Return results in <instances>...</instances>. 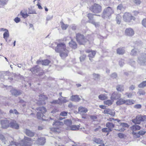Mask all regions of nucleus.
I'll return each mask as SVG.
<instances>
[{
    "label": "nucleus",
    "mask_w": 146,
    "mask_h": 146,
    "mask_svg": "<svg viewBox=\"0 0 146 146\" xmlns=\"http://www.w3.org/2000/svg\"><path fill=\"white\" fill-rule=\"evenodd\" d=\"M55 51L60 53V55L62 58H64L68 56L69 51L66 49L65 44L64 43L58 44L54 49Z\"/></svg>",
    "instance_id": "f257e3e1"
},
{
    "label": "nucleus",
    "mask_w": 146,
    "mask_h": 146,
    "mask_svg": "<svg viewBox=\"0 0 146 146\" xmlns=\"http://www.w3.org/2000/svg\"><path fill=\"white\" fill-rule=\"evenodd\" d=\"M141 127L138 125L135 124L130 127V129L132 131L131 133L134 138H139L141 136H143L146 133V131L144 130H141L138 132H136V131L140 129Z\"/></svg>",
    "instance_id": "f03ea898"
},
{
    "label": "nucleus",
    "mask_w": 146,
    "mask_h": 146,
    "mask_svg": "<svg viewBox=\"0 0 146 146\" xmlns=\"http://www.w3.org/2000/svg\"><path fill=\"white\" fill-rule=\"evenodd\" d=\"M52 125L53 127L51 128V131L54 133H59L62 130L64 123L62 122L55 121L53 122Z\"/></svg>",
    "instance_id": "7ed1b4c3"
},
{
    "label": "nucleus",
    "mask_w": 146,
    "mask_h": 146,
    "mask_svg": "<svg viewBox=\"0 0 146 146\" xmlns=\"http://www.w3.org/2000/svg\"><path fill=\"white\" fill-rule=\"evenodd\" d=\"M89 9L90 11L94 13L96 16H99L98 14L101 13L102 11V6L96 3H94L90 7Z\"/></svg>",
    "instance_id": "20e7f679"
},
{
    "label": "nucleus",
    "mask_w": 146,
    "mask_h": 146,
    "mask_svg": "<svg viewBox=\"0 0 146 146\" xmlns=\"http://www.w3.org/2000/svg\"><path fill=\"white\" fill-rule=\"evenodd\" d=\"M36 110L38 111L36 113V116L38 119H42L45 120L46 118L44 114L47 111L46 109L44 106L39 107L36 108Z\"/></svg>",
    "instance_id": "39448f33"
},
{
    "label": "nucleus",
    "mask_w": 146,
    "mask_h": 146,
    "mask_svg": "<svg viewBox=\"0 0 146 146\" xmlns=\"http://www.w3.org/2000/svg\"><path fill=\"white\" fill-rule=\"evenodd\" d=\"M75 38L77 43L80 45H85L89 41L83 35L79 33L76 34Z\"/></svg>",
    "instance_id": "423d86ee"
},
{
    "label": "nucleus",
    "mask_w": 146,
    "mask_h": 146,
    "mask_svg": "<svg viewBox=\"0 0 146 146\" xmlns=\"http://www.w3.org/2000/svg\"><path fill=\"white\" fill-rule=\"evenodd\" d=\"M132 121L135 124H140L142 122L146 121V115H138L136 116L135 118L132 119Z\"/></svg>",
    "instance_id": "0eeeda50"
},
{
    "label": "nucleus",
    "mask_w": 146,
    "mask_h": 146,
    "mask_svg": "<svg viewBox=\"0 0 146 146\" xmlns=\"http://www.w3.org/2000/svg\"><path fill=\"white\" fill-rule=\"evenodd\" d=\"M123 17V21L126 23L132 22L136 19L130 13L127 12L124 13Z\"/></svg>",
    "instance_id": "6e6552de"
},
{
    "label": "nucleus",
    "mask_w": 146,
    "mask_h": 146,
    "mask_svg": "<svg viewBox=\"0 0 146 146\" xmlns=\"http://www.w3.org/2000/svg\"><path fill=\"white\" fill-rule=\"evenodd\" d=\"M113 9L110 7H109L104 9L103 11L102 17L104 18L106 17H109L114 13Z\"/></svg>",
    "instance_id": "1a4fd4ad"
},
{
    "label": "nucleus",
    "mask_w": 146,
    "mask_h": 146,
    "mask_svg": "<svg viewBox=\"0 0 146 146\" xmlns=\"http://www.w3.org/2000/svg\"><path fill=\"white\" fill-rule=\"evenodd\" d=\"M34 141L31 138L25 136L22 141L23 144L22 146H31Z\"/></svg>",
    "instance_id": "9d476101"
},
{
    "label": "nucleus",
    "mask_w": 146,
    "mask_h": 146,
    "mask_svg": "<svg viewBox=\"0 0 146 146\" xmlns=\"http://www.w3.org/2000/svg\"><path fill=\"white\" fill-rule=\"evenodd\" d=\"M117 95V94L115 93H113L111 97V100H108L104 101V104L108 106L111 105L113 102V100L116 99V96Z\"/></svg>",
    "instance_id": "9b49d317"
},
{
    "label": "nucleus",
    "mask_w": 146,
    "mask_h": 146,
    "mask_svg": "<svg viewBox=\"0 0 146 146\" xmlns=\"http://www.w3.org/2000/svg\"><path fill=\"white\" fill-rule=\"evenodd\" d=\"M1 127L3 129H6L10 126L9 121L7 120L6 119L4 120H1Z\"/></svg>",
    "instance_id": "f8f14e48"
},
{
    "label": "nucleus",
    "mask_w": 146,
    "mask_h": 146,
    "mask_svg": "<svg viewBox=\"0 0 146 146\" xmlns=\"http://www.w3.org/2000/svg\"><path fill=\"white\" fill-rule=\"evenodd\" d=\"M86 52L87 53H89L88 55V56L90 60L92 61V58L94 57L96 54V51L92 50H91L88 49L86 50Z\"/></svg>",
    "instance_id": "ddd939ff"
},
{
    "label": "nucleus",
    "mask_w": 146,
    "mask_h": 146,
    "mask_svg": "<svg viewBox=\"0 0 146 146\" xmlns=\"http://www.w3.org/2000/svg\"><path fill=\"white\" fill-rule=\"evenodd\" d=\"M104 114H109L111 116L114 117L115 115V112L113 110H112L110 109H106L103 112Z\"/></svg>",
    "instance_id": "4468645a"
},
{
    "label": "nucleus",
    "mask_w": 146,
    "mask_h": 146,
    "mask_svg": "<svg viewBox=\"0 0 146 146\" xmlns=\"http://www.w3.org/2000/svg\"><path fill=\"white\" fill-rule=\"evenodd\" d=\"M125 33L126 35L129 36H133L134 34L133 29L131 28L126 29L125 31Z\"/></svg>",
    "instance_id": "2eb2a0df"
},
{
    "label": "nucleus",
    "mask_w": 146,
    "mask_h": 146,
    "mask_svg": "<svg viewBox=\"0 0 146 146\" xmlns=\"http://www.w3.org/2000/svg\"><path fill=\"white\" fill-rule=\"evenodd\" d=\"M69 47L72 49L75 50L77 48V44L76 42L72 40L68 43Z\"/></svg>",
    "instance_id": "dca6fc26"
},
{
    "label": "nucleus",
    "mask_w": 146,
    "mask_h": 146,
    "mask_svg": "<svg viewBox=\"0 0 146 146\" xmlns=\"http://www.w3.org/2000/svg\"><path fill=\"white\" fill-rule=\"evenodd\" d=\"M10 92L12 95L16 96L21 95L22 93L20 90L15 89L14 88H12Z\"/></svg>",
    "instance_id": "f3484780"
},
{
    "label": "nucleus",
    "mask_w": 146,
    "mask_h": 146,
    "mask_svg": "<svg viewBox=\"0 0 146 146\" xmlns=\"http://www.w3.org/2000/svg\"><path fill=\"white\" fill-rule=\"evenodd\" d=\"M10 126L12 128L16 129L19 128V125L15 121L13 120L10 122Z\"/></svg>",
    "instance_id": "a211bd4d"
},
{
    "label": "nucleus",
    "mask_w": 146,
    "mask_h": 146,
    "mask_svg": "<svg viewBox=\"0 0 146 146\" xmlns=\"http://www.w3.org/2000/svg\"><path fill=\"white\" fill-rule=\"evenodd\" d=\"M50 61L48 59L44 60H38L37 63L38 64H41L43 65L47 66L50 63Z\"/></svg>",
    "instance_id": "6ab92c4d"
},
{
    "label": "nucleus",
    "mask_w": 146,
    "mask_h": 146,
    "mask_svg": "<svg viewBox=\"0 0 146 146\" xmlns=\"http://www.w3.org/2000/svg\"><path fill=\"white\" fill-rule=\"evenodd\" d=\"M88 111L87 108L82 106H80L78 108V112L80 114L86 113L88 112Z\"/></svg>",
    "instance_id": "aec40b11"
},
{
    "label": "nucleus",
    "mask_w": 146,
    "mask_h": 146,
    "mask_svg": "<svg viewBox=\"0 0 146 146\" xmlns=\"http://www.w3.org/2000/svg\"><path fill=\"white\" fill-rule=\"evenodd\" d=\"M106 126L110 131H111L112 129L114 127L115 125L112 123L108 122L106 124Z\"/></svg>",
    "instance_id": "412c9836"
},
{
    "label": "nucleus",
    "mask_w": 146,
    "mask_h": 146,
    "mask_svg": "<svg viewBox=\"0 0 146 146\" xmlns=\"http://www.w3.org/2000/svg\"><path fill=\"white\" fill-rule=\"evenodd\" d=\"M70 129L72 130L77 131L80 128V124L79 125H73L70 126ZM82 129V128H81Z\"/></svg>",
    "instance_id": "4be33fe9"
},
{
    "label": "nucleus",
    "mask_w": 146,
    "mask_h": 146,
    "mask_svg": "<svg viewBox=\"0 0 146 146\" xmlns=\"http://www.w3.org/2000/svg\"><path fill=\"white\" fill-rule=\"evenodd\" d=\"M117 53L119 55H122L125 53V51L123 47L117 48L116 50Z\"/></svg>",
    "instance_id": "5701e85b"
},
{
    "label": "nucleus",
    "mask_w": 146,
    "mask_h": 146,
    "mask_svg": "<svg viewBox=\"0 0 146 146\" xmlns=\"http://www.w3.org/2000/svg\"><path fill=\"white\" fill-rule=\"evenodd\" d=\"M25 132L27 135L30 137H33L35 135L34 133L27 129H25Z\"/></svg>",
    "instance_id": "b1692460"
},
{
    "label": "nucleus",
    "mask_w": 146,
    "mask_h": 146,
    "mask_svg": "<svg viewBox=\"0 0 146 146\" xmlns=\"http://www.w3.org/2000/svg\"><path fill=\"white\" fill-rule=\"evenodd\" d=\"M71 99L72 101L74 102H78L80 100L79 96L77 95L72 96Z\"/></svg>",
    "instance_id": "393cba45"
},
{
    "label": "nucleus",
    "mask_w": 146,
    "mask_h": 146,
    "mask_svg": "<svg viewBox=\"0 0 146 146\" xmlns=\"http://www.w3.org/2000/svg\"><path fill=\"white\" fill-rule=\"evenodd\" d=\"M135 101L133 100L128 99L125 100V104L128 105H131L134 104Z\"/></svg>",
    "instance_id": "a878e982"
},
{
    "label": "nucleus",
    "mask_w": 146,
    "mask_h": 146,
    "mask_svg": "<svg viewBox=\"0 0 146 146\" xmlns=\"http://www.w3.org/2000/svg\"><path fill=\"white\" fill-rule=\"evenodd\" d=\"M120 126H121L123 128V129H121V131H124V130L125 129V128H128L129 127V125L128 124L124 123H120Z\"/></svg>",
    "instance_id": "bb28decb"
},
{
    "label": "nucleus",
    "mask_w": 146,
    "mask_h": 146,
    "mask_svg": "<svg viewBox=\"0 0 146 146\" xmlns=\"http://www.w3.org/2000/svg\"><path fill=\"white\" fill-rule=\"evenodd\" d=\"M125 100H124L123 98H120L116 102L117 105H121L125 104Z\"/></svg>",
    "instance_id": "cd10ccee"
},
{
    "label": "nucleus",
    "mask_w": 146,
    "mask_h": 146,
    "mask_svg": "<svg viewBox=\"0 0 146 146\" xmlns=\"http://www.w3.org/2000/svg\"><path fill=\"white\" fill-rule=\"evenodd\" d=\"M117 90L120 92H122L124 91L123 86L122 85H118L116 87Z\"/></svg>",
    "instance_id": "c85d7f7f"
},
{
    "label": "nucleus",
    "mask_w": 146,
    "mask_h": 146,
    "mask_svg": "<svg viewBox=\"0 0 146 146\" xmlns=\"http://www.w3.org/2000/svg\"><path fill=\"white\" fill-rule=\"evenodd\" d=\"M38 144L40 145H43L45 143V139L43 137L38 138Z\"/></svg>",
    "instance_id": "c756f323"
},
{
    "label": "nucleus",
    "mask_w": 146,
    "mask_h": 146,
    "mask_svg": "<svg viewBox=\"0 0 146 146\" xmlns=\"http://www.w3.org/2000/svg\"><path fill=\"white\" fill-rule=\"evenodd\" d=\"M3 35L4 38L6 40H7L9 36V33L8 30H6V31L3 34Z\"/></svg>",
    "instance_id": "7c9ffc66"
},
{
    "label": "nucleus",
    "mask_w": 146,
    "mask_h": 146,
    "mask_svg": "<svg viewBox=\"0 0 146 146\" xmlns=\"http://www.w3.org/2000/svg\"><path fill=\"white\" fill-rule=\"evenodd\" d=\"M95 15L94 14H93L91 13H89L88 14L87 17L89 19V21L90 22L92 20L93 16Z\"/></svg>",
    "instance_id": "2f4dec72"
},
{
    "label": "nucleus",
    "mask_w": 146,
    "mask_h": 146,
    "mask_svg": "<svg viewBox=\"0 0 146 146\" xmlns=\"http://www.w3.org/2000/svg\"><path fill=\"white\" fill-rule=\"evenodd\" d=\"M93 141L94 142L97 144H100L103 143V140L99 138H94L93 139Z\"/></svg>",
    "instance_id": "473e14b6"
},
{
    "label": "nucleus",
    "mask_w": 146,
    "mask_h": 146,
    "mask_svg": "<svg viewBox=\"0 0 146 146\" xmlns=\"http://www.w3.org/2000/svg\"><path fill=\"white\" fill-rule=\"evenodd\" d=\"M99 98L101 100H104L107 99V97L105 94H101L98 96Z\"/></svg>",
    "instance_id": "72a5a7b5"
},
{
    "label": "nucleus",
    "mask_w": 146,
    "mask_h": 146,
    "mask_svg": "<svg viewBox=\"0 0 146 146\" xmlns=\"http://www.w3.org/2000/svg\"><path fill=\"white\" fill-rule=\"evenodd\" d=\"M64 123L68 126L71 125L72 123V121L70 119H66L64 121Z\"/></svg>",
    "instance_id": "f704fd0d"
},
{
    "label": "nucleus",
    "mask_w": 146,
    "mask_h": 146,
    "mask_svg": "<svg viewBox=\"0 0 146 146\" xmlns=\"http://www.w3.org/2000/svg\"><path fill=\"white\" fill-rule=\"evenodd\" d=\"M121 16L119 15H117L116 18V20L117 23L120 24L121 22Z\"/></svg>",
    "instance_id": "c9c22d12"
},
{
    "label": "nucleus",
    "mask_w": 146,
    "mask_h": 146,
    "mask_svg": "<svg viewBox=\"0 0 146 146\" xmlns=\"http://www.w3.org/2000/svg\"><path fill=\"white\" fill-rule=\"evenodd\" d=\"M139 88H143L146 86V81H143L138 86Z\"/></svg>",
    "instance_id": "e433bc0d"
},
{
    "label": "nucleus",
    "mask_w": 146,
    "mask_h": 146,
    "mask_svg": "<svg viewBox=\"0 0 146 146\" xmlns=\"http://www.w3.org/2000/svg\"><path fill=\"white\" fill-rule=\"evenodd\" d=\"M102 131L103 132L107 133V135H108L109 133L111 131L108 128H103L102 129Z\"/></svg>",
    "instance_id": "4c0bfd02"
},
{
    "label": "nucleus",
    "mask_w": 146,
    "mask_h": 146,
    "mask_svg": "<svg viewBox=\"0 0 146 146\" xmlns=\"http://www.w3.org/2000/svg\"><path fill=\"white\" fill-rule=\"evenodd\" d=\"M61 27L63 30L66 29L68 27V25H67L64 24L63 22H61Z\"/></svg>",
    "instance_id": "58836bf2"
},
{
    "label": "nucleus",
    "mask_w": 146,
    "mask_h": 146,
    "mask_svg": "<svg viewBox=\"0 0 146 146\" xmlns=\"http://www.w3.org/2000/svg\"><path fill=\"white\" fill-rule=\"evenodd\" d=\"M108 120L112 121L113 120L114 121H117V122H119L121 121V120L118 119H114L112 117H110L108 119Z\"/></svg>",
    "instance_id": "ea45409f"
},
{
    "label": "nucleus",
    "mask_w": 146,
    "mask_h": 146,
    "mask_svg": "<svg viewBox=\"0 0 146 146\" xmlns=\"http://www.w3.org/2000/svg\"><path fill=\"white\" fill-rule=\"evenodd\" d=\"M124 9L125 8L122 4H119L117 7V10H120L121 11L122 9Z\"/></svg>",
    "instance_id": "a19ab883"
},
{
    "label": "nucleus",
    "mask_w": 146,
    "mask_h": 146,
    "mask_svg": "<svg viewBox=\"0 0 146 146\" xmlns=\"http://www.w3.org/2000/svg\"><path fill=\"white\" fill-rule=\"evenodd\" d=\"M139 96L144 95L145 94V92L143 90H140L137 93Z\"/></svg>",
    "instance_id": "79ce46f5"
},
{
    "label": "nucleus",
    "mask_w": 146,
    "mask_h": 146,
    "mask_svg": "<svg viewBox=\"0 0 146 146\" xmlns=\"http://www.w3.org/2000/svg\"><path fill=\"white\" fill-rule=\"evenodd\" d=\"M93 76L94 77V80H96V79L99 78L100 76L99 74L95 73L93 74Z\"/></svg>",
    "instance_id": "37998d69"
},
{
    "label": "nucleus",
    "mask_w": 146,
    "mask_h": 146,
    "mask_svg": "<svg viewBox=\"0 0 146 146\" xmlns=\"http://www.w3.org/2000/svg\"><path fill=\"white\" fill-rule=\"evenodd\" d=\"M133 2L136 5H139L141 3V0H133Z\"/></svg>",
    "instance_id": "c03bdc74"
},
{
    "label": "nucleus",
    "mask_w": 146,
    "mask_h": 146,
    "mask_svg": "<svg viewBox=\"0 0 146 146\" xmlns=\"http://www.w3.org/2000/svg\"><path fill=\"white\" fill-rule=\"evenodd\" d=\"M141 23L143 26L146 28V18L143 19Z\"/></svg>",
    "instance_id": "a18cd8bd"
},
{
    "label": "nucleus",
    "mask_w": 146,
    "mask_h": 146,
    "mask_svg": "<svg viewBox=\"0 0 146 146\" xmlns=\"http://www.w3.org/2000/svg\"><path fill=\"white\" fill-rule=\"evenodd\" d=\"M20 13L23 17L24 18L27 17L29 15L27 13L23 12L22 11H21Z\"/></svg>",
    "instance_id": "49530a36"
},
{
    "label": "nucleus",
    "mask_w": 146,
    "mask_h": 146,
    "mask_svg": "<svg viewBox=\"0 0 146 146\" xmlns=\"http://www.w3.org/2000/svg\"><path fill=\"white\" fill-rule=\"evenodd\" d=\"M125 94L128 98H131L133 96L132 93L131 92H126Z\"/></svg>",
    "instance_id": "de8ad7c7"
},
{
    "label": "nucleus",
    "mask_w": 146,
    "mask_h": 146,
    "mask_svg": "<svg viewBox=\"0 0 146 146\" xmlns=\"http://www.w3.org/2000/svg\"><path fill=\"white\" fill-rule=\"evenodd\" d=\"M118 137L120 138H124L125 137V135L123 133H119L118 134Z\"/></svg>",
    "instance_id": "09e8293b"
},
{
    "label": "nucleus",
    "mask_w": 146,
    "mask_h": 146,
    "mask_svg": "<svg viewBox=\"0 0 146 146\" xmlns=\"http://www.w3.org/2000/svg\"><path fill=\"white\" fill-rule=\"evenodd\" d=\"M68 112L63 111L61 112L60 114V115L62 116H66L67 115Z\"/></svg>",
    "instance_id": "8fccbe9b"
},
{
    "label": "nucleus",
    "mask_w": 146,
    "mask_h": 146,
    "mask_svg": "<svg viewBox=\"0 0 146 146\" xmlns=\"http://www.w3.org/2000/svg\"><path fill=\"white\" fill-rule=\"evenodd\" d=\"M90 118L94 121H96L97 120V117L96 115H92L90 117Z\"/></svg>",
    "instance_id": "3c124183"
},
{
    "label": "nucleus",
    "mask_w": 146,
    "mask_h": 146,
    "mask_svg": "<svg viewBox=\"0 0 146 146\" xmlns=\"http://www.w3.org/2000/svg\"><path fill=\"white\" fill-rule=\"evenodd\" d=\"M134 108H135L138 109L141 108V105L140 104H137L134 106Z\"/></svg>",
    "instance_id": "603ef678"
},
{
    "label": "nucleus",
    "mask_w": 146,
    "mask_h": 146,
    "mask_svg": "<svg viewBox=\"0 0 146 146\" xmlns=\"http://www.w3.org/2000/svg\"><path fill=\"white\" fill-rule=\"evenodd\" d=\"M90 23L94 25L95 27H97L99 25V24L98 23L95 22L94 20L92 21Z\"/></svg>",
    "instance_id": "864d4df0"
},
{
    "label": "nucleus",
    "mask_w": 146,
    "mask_h": 146,
    "mask_svg": "<svg viewBox=\"0 0 146 146\" xmlns=\"http://www.w3.org/2000/svg\"><path fill=\"white\" fill-rule=\"evenodd\" d=\"M14 21L16 23H18L20 21V19L18 17H17L14 19Z\"/></svg>",
    "instance_id": "5fc2aeb1"
},
{
    "label": "nucleus",
    "mask_w": 146,
    "mask_h": 146,
    "mask_svg": "<svg viewBox=\"0 0 146 146\" xmlns=\"http://www.w3.org/2000/svg\"><path fill=\"white\" fill-rule=\"evenodd\" d=\"M11 143H11V145L15 144L16 146H18L20 145V143H16L15 142H14L13 141H12Z\"/></svg>",
    "instance_id": "6e6d98bb"
},
{
    "label": "nucleus",
    "mask_w": 146,
    "mask_h": 146,
    "mask_svg": "<svg viewBox=\"0 0 146 146\" xmlns=\"http://www.w3.org/2000/svg\"><path fill=\"white\" fill-rule=\"evenodd\" d=\"M58 111V110L57 109L54 108L51 111V113H54Z\"/></svg>",
    "instance_id": "4d7b16f0"
},
{
    "label": "nucleus",
    "mask_w": 146,
    "mask_h": 146,
    "mask_svg": "<svg viewBox=\"0 0 146 146\" xmlns=\"http://www.w3.org/2000/svg\"><path fill=\"white\" fill-rule=\"evenodd\" d=\"M135 88V87L134 85H131L129 87V89L130 90H134Z\"/></svg>",
    "instance_id": "13d9d810"
},
{
    "label": "nucleus",
    "mask_w": 146,
    "mask_h": 146,
    "mask_svg": "<svg viewBox=\"0 0 146 146\" xmlns=\"http://www.w3.org/2000/svg\"><path fill=\"white\" fill-rule=\"evenodd\" d=\"M37 5L38 6V9H42V8L41 7V6L40 5V3H38L37 4Z\"/></svg>",
    "instance_id": "bf43d9fd"
},
{
    "label": "nucleus",
    "mask_w": 146,
    "mask_h": 146,
    "mask_svg": "<svg viewBox=\"0 0 146 146\" xmlns=\"http://www.w3.org/2000/svg\"><path fill=\"white\" fill-rule=\"evenodd\" d=\"M99 107L102 109H106V106L103 105H101L99 106Z\"/></svg>",
    "instance_id": "052dcab7"
},
{
    "label": "nucleus",
    "mask_w": 146,
    "mask_h": 146,
    "mask_svg": "<svg viewBox=\"0 0 146 146\" xmlns=\"http://www.w3.org/2000/svg\"><path fill=\"white\" fill-rule=\"evenodd\" d=\"M87 115L86 114H83L82 115V117L85 119L86 118Z\"/></svg>",
    "instance_id": "680f3d73"
},
{
    "label": "nucleus",
    "mask_w": 146,
    "mask_h": 146,
    "mask_svg": "<svg viewBox=\"0 0 146 146\" xmlns=\"http://www.w3.org/2000/svg\"><path fill=\"white\" fill-rule=\"evenodd\" d=\"M14 113L16 115H18L19 114V113L16 109L14 110Z\"/></svg>",
    "instance_id": "e2e57ef3"
},
{
    "label": "nucleus",
    "mask_w": 146,
    "mask_h": 146,
    "mask_svg": "<svg viewBox=\"0 0 146 146\" xmlns=\"http://www.w3.org/2000/svg\"><path fill=\"white\" fill-rule=\"evenodd\" d=\"M86 57V56H82L80 57V60H84L85 59Z\"/></svg>",
    "instance_id": "0e129e2a"
},
{
    "label": "nucleus",
    "mask_w": 146,
    "mask_h": 146,
    "mask_svg": "<svg viewBox=\"0 0 146 146\" xmlns=\"http://www.w3.org/2000/svg\"><path fill=\"white\" fill-rule=\"evenodd\" d=\"M143 62L144 63H145V62H146V57H144L143 59Z\"/></svg>",
    "instance_id": "69168bd1"
},
{
    "label": "nucleus",
    "mask_w": 146,
    "mask_h": 146,
    "mask_svg": "<svg viewBox=\"0 0 146 146\" xmlns=\"http://www.w3.org/2000/svg\"><path fill=\"white\" fill-rule=\"evenodd\" d=\"M9 113H14V110H11L9 111Z\"/></svg>",
    "instance_id": "338daca9"
},
{
    "label": "nucleus",
    "mask_w": 146,
    "mask_h": 146,
    "mask_svg": "<svg viewBox=\"0 0 146 146\" xmlns=\"http://www.w3.org/2000/svg\"><path fill=\"white\" fill-rule=\"evenodd\" d=\"M100 144V145L99 146H105V144L103 142Z\"/></svg>",
    "instance_id": "774afa93"
}]
</instances>
